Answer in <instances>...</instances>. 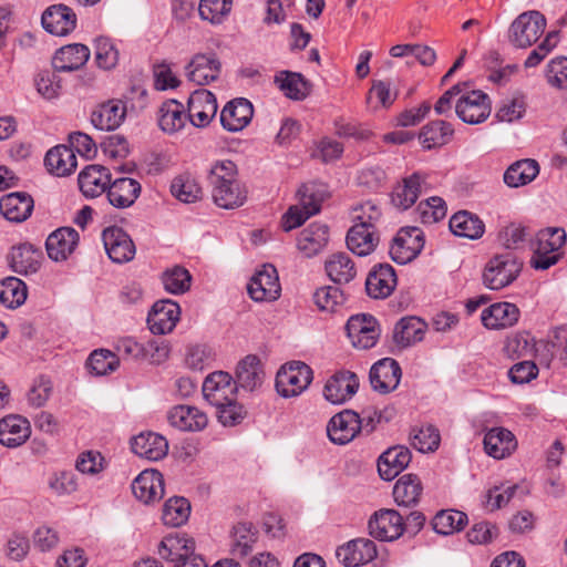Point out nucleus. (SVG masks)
Segmentation results:
<instances>
[{
    "label": "nucleus",
    "mask_w": 567,
    "mask_h": 567,
    "mask_svg": "<svg viewBox=\"0 0 567 567\" xmlns=\"http://www.w3.org/2000/svg\"><path fill=\"white\" fill-rule=\"evenodd\" d=\"M327 194V187L323 184H303L297 192L298 204L290 206L281 218L282 229L290 231L301 226L311 216L318 214Z\"/></svg>",
    "instance_id": "obj_1"
},
{
    "label": "nucleus",
    "mask_w": 567,
    "mask_h": 567,
    "mask_svg": "<svg viewBox=\"0 0 567 567\" xmlns=\"http://www.w3.org/2000/svg\"><path fill=\"white\" fill-rule=\"evenodd\" d=\"M565 243L566 233L563 228H546L538 231L530 259L532 267L546 270L556 265L561 256L559 250Z\"/></svg>",
    "instance_id": "obj_2"
},
{
    "label": "nucleus",
    "mask_w": 567,
    "mask_h": 567,
    "mask_svg": "<svg viewBox=\"0 0 567 567\" xmlns=\"http://www.w3.org/2000/svg\"><path fill=\"white\" fill-rule=\"evenodd\" d=\"M522 262L512 252L494 256L483 271V284L491 290H499L511 285L519 275Z\"/></svg>",
    "instance_id": "obj_3"
},
{
    "label": "nucleus",
    "mask_w": 567,
    "mask_h": 567,
    "mask_svg": "<svg viewBox=\"0 0 567 567\" xmlns=\"http://www.w3.org/2000/svg\"><path fill=\"white\" fill-rule=\"evenodd\" d=\"M545 28L546 20L539 11L523 12L509 27V42L516 48L526 49L540 38Z\"/></svg>",
    "instance_id": "obj_4"
},
{
    "label": "nucleus",
    "mask_w": 567,
    "mask_h": 567,
    "mask_svg": "<svg viewBox=\"0 0 567 567\" xmlns=\"http://www.w3.org/2000/svg\"><path fill=\"white\" fill-rule=\"evenodd\" d=\"M467 87L468 85L463 86V92L455 102V113L464 123H483L491 115V99L481 90L467 91Z\"/></svg>",
    "instance_id": "obj_5"
},
{
    "label": "nucleus",
    "mask_w": 567,
    "mask_h": 567,
    "mask_svg": "<svg viewBox=\"0 0 567 567\" xmlns=\"http://www.w3.org/2000/svg\"><path fill=\"white\" fill-rule=\"evenodd\" d=\"M312 381V370L303 362L295 361L282 367L277 373L276 389L284 398L302 393Z\"/></svg>",
    "instance_id": "obj_6"
},
{
    "label": "nucleus",
    "mask_w": 567,
    "mask_h": 567,
    "mask_svg": "<svg viewBox=\"0 0 567 567\" xmlns=\"http://www.w3.org/2000/svg\"><path fill=\"white\" fill-rule=\"evenodd\" d=\"M424 247L423 231L417 227H402L393 238L390 255L393 261L405 265L414 260Z\"/></svg>",
    "instance_id": "obj_7"
},
{
    "label": "nucleus",
    "mask_w": 567,
    "mask_h": 567,
    "mask_svg": "<svg viewBox=\"0 0 567 567\" xmlns=\"http://www.w3.org/2000/svg\"><path fill=\"white\" fill-rule=\"evenodd\" d=\"M237 384L231 375L224 371H216L206 377L203 383V395L213 406H221L237 396Z\"/></svg>",
    "instance_id": "obj_8"
},
{
    "label": "nucleus",
    "mask_w": 567,
    "mask_h": 567,
    "mask_svg": "<svg viewBox=\"0 0 567 567\" xmlns=\"http://www.w3.org/2000/svg\"><path fill=\"white\" fill-rule=\"evenodd\" d=\"M346 330L352 346L361 350L372 348L380 336L374 317L364 313L350 317Z\"/></svg>",
    "instance_id": "obj_9"
},
{
    "label": "nucleus",
    "mask_w": 567,
    "mask_h": 567,
    "mask_svg": "<svg viewBox=\"0 0 567 567\" xmlns=\"http://www.w3.org/2000/svg\"><path fill=\"white\" fill-rule=\"evenodd\" d=\"M370 535L381 542H393L404 530L402 515L394 509H381L377 512L368 524Z\"/></svg>",
    "instance_id": "obj_10"
},
{
    "label": "nucleus",
    "mask_w": 567,
    "mask_h": 567,
    "mask_svg": "<svg viewBox=\"0 0 567 567\" xmlns=\"http://www.w3.org/2000/svg\"><path fill=\"white\" fill-rule=\"evenodd\" d=\"M248 293L255 301H274L279 298L281 287L277 269L272 265H264L248 284Z\"/></svg>",
    "instance_id": "obj_11"
},
{
    "label": "nucleus",
    "mask_w": 567,
    "mask_h": 567,
    "mask_svg": "<svg viewBox=\"0 0 567 567\" xmlns=\"http://www.w3.org/2000/svg\"><path fill=\"white\" fill-rule=\"evenodd\" d=\"M102 239L110 259L116 264H124L135 256V245L127 233L117 226L103 230Z\"/></svg>",
    "instance_id": "obj_12"
},
{
    "label": "nucleus",
    "mask_w": 567,
    "mask_h": 567,
    "mask_svg": "<svg viewBox=\"0 0 567 567\" xmlns=\"http://www.w3.org/2000/svg\"><path fill=\"white\" fill-rule=\"evenodd\" d=\"M217 113L215 95L205 89L195 90L187 101V114L196 127H206Z\"/></svg>",
    "instance_id": "obj_13"
},
{
    "label": "nucleus",
    "mask_w": 567,
    "mask_h": 567,
    "mask_svg": "<svg viewBox=\"0 0 567 567\" xmlns=\"http://www.w3.org/2000/svg\"><path fill=\"white\" fill-rule=\"evenodd\" d=\"M361 431V417L351 410L333 415L328 425L327 434L334 444L344 445L351 442Z\"/></svg>",
    "instance_id": "obj_14"
},
{
    "label": "nucleus",
    "mask_w": 567,
    "mask_h": 567,
    "mask_svg": "<svg viewBox=\"0 0 567 567\" xmlns=\"http://www.w3.org/2000/svg\"><path fill=\"white\" fill-rule=\"evenodd\" d=\"M378 555L377 546L373 540L368 538H357L339 546L336 550L338 560L346 567H358L364 565Z\"/></svg>",
    "instance_id": "obj_15"
},
{
    "label": "nucleus",
    "mask_w": 567,
    "mask_h": 567,
    "mask_svg": "<svg viewBox=\"0 0 567 567\" xmlns=\"http://www.w3.org/2000/svg\"><path fill=\"white\" fill-rule=\"evenodd\" d=\"M181 309L177 302L166 299L156 301L147 317V324L154 334L173 331L179 320Z\"/></svg>",
    "instance_id": "obj_16"
},
{
    "label": "nucleus",
    "mask_w": 567,
    "mask_h": 567,
    "mask_svg": "<svg viewBox=\"0 0 567 567\" xmlns=\"http://www.w3.org/2000/svg\"><path fill=\"white\" fill-rule=\"evenodd\" d=\"M42 259V250L30 243L13 246L8 255L10 268L23 276L35 274L41 267Z\"/></svg>",
    "instance_id": "obj_17"
},
{
    "label": "nucleus",
    "mask_w": 567,
    "mask_h": 567,
    "mask_svg": "<svg viewBox=\"0 0 567 567\" xmlns=\"http://www.w3.org/2000/svg\"><path fill=\"white\" fill-rule=\"evenodd\" d=\"M401 374L399 363L394 359L384 358L372 365L370 383L373 390L386 394L396 389Z\"/></svg>",
    "instance_id": "obj_18"
},
{
    "label": "nucleus",
    "mask_w": 567,
    "mask_h": 567,
    "mask_svg": "<svg viewBox=\"0 0 567 567\" xmlns=\"http://www.w3.org/2000/svg\"><path fill=\"white\" fill-rule=\"evenodd\" d=\"M252 104L244 97L229 101L220 112V123L228 132H239L251 121Z\"/></svg>",
    "instance_id": "obj_19"
},
{
    "label": "nucleus",
    "mask_w": 567,
    "mask_h": 567,
    "mask_svg": "<svg viewBox=\"0 0 567 567\" xmlns=\"http://www.w3.org/2000/svg\"><path fill=\"white\" fill-rule=\"evenodd\" d=\"M41 22L49 33L66 35L76 27V14L65 4H54L43 12Z\"/></svg>",
    "instance_id": "obj_20"
},
{
    "label": "nucleus",
    "mask_w": 567,
    "mask_h": 567,
    "mask_svg": "<svg viewBox=\"0 0 567 567\" xmlns=\"http://www.w3.org/2000/svg\"><path fill=\"white\" fill-rule=\"evenodd\" d=\"M220 61L215 54L198 53L187 64V78L198 85H207L218 79Z\"/></svg>",
    "instance_id": "obj_21"
},
{
    "label": "nucleus",
    "mask_w": 567,
    "mask_h": 567,
    "mask_svg": "<svg viewBox=\"0 0 567 567\" xmlns=\"http://www.w3.org/2000/svg\"><path fill=\"white\" fill-rule=\"evenodd\" d=\"M359 388L357 375L350 371H343L332 375L326 383L323 395L332 404H341L350 399Z\"/></svg>",
    "instance_id": "obj_22"
},
{
    "label": "nucleus",
    "mask_w": 567,
    "mask_h": 567,
    "mask_svg": "<svg viewBox=\"0 0 567 567\" xmlns=\"http://www.w3.org/2000/svg\"><path fill=\"white\" fill-rule=\"evenodd\" d=\"M169 424L181 431L196 432L204 430L208 424L206 413L192 405H175L167 414Z\"/></svg>",
    "instance_id": "obj_23"
},
{
    "label": "nucleus",
    "mask_w": 567,
    "mask_h": 567,
    "mask_svg": "<svg viewBox=\"0 0 567 567\" xmlns=\"http://www.w3.org/2000/svg\"><path fill=\"white\" fill-rule=\"evenodd\" d=\"M79 244V233L71 227H62L49 235L45 241L48 256L54 261L66 260Z\"/></svg>",
    "instance_id": "obj_24"
},
{
    "label": "nucleus",
    "mask_w": 567,
    "mask_h": 567,
    "mask_svg": "<svg viewBox=\"0 0 567 567\" xmlns=\"http://www.w3.org/2000/svg\"><path fill=\"white\" fill-rule=\"evenodd\" d=\"M396 286V275L389 264H380L370 271L365 289L370 297L384 299L389 297Z\"/></svg>",
    "instance_id": "obj_25"
},
{
    "label": "nucleus",
    "mask_w": 567,
    "mask_h": 567,
    "mask_svg": "<svg viewBox=\"0 0 567 567\" xmlns=\"http://www.w3.org/2000/svg\"><path fill=\"white\" fill-rule=\"evenodd\" d=\"M34 208L32 196L25 192L10 193L0 199V212L6 219L13 223L27 220Z\"/></svg>",
    "instance_id": "obj_26"
},
{
    "label": "nucleus",
    "mask_w": 567,
    "mask_h": 567,
    "mask_svg": "<svg viewBox=\"0 0 567 567\" xmlns=\"http://www.w3.org/2000/svg\"><path fill=\"white\" fill-rule=\"evenodd\" d=\"M79 186L85 197H97L110 186L111 175L106 167L97 164L87 165L78 177Z\"/></svg>",
    "instance_id": "obj_27"
},
{
    "label": "nucleus",
    "mask_w": 567,
    "mask_h": 567,
    "mask_svg": "<svg viewBox=\"0 0 567 567\" xmlns=\"http://www.w3.org/2000/svg\"><path fill=\"white\" fill-rule=\"evenodd\" d=\"M31 435V426L25 417L7 415L0 420V444L10 449L22 445Z\"/></svg>",
    "instance_id": "obj_28"
},
{
    "label": "nucleus",
    "mask_w": 567,
    "mask_h": 567,
    "mask_svg": "<svg viewBox=\"0 0 567 567\" xmlns=\"http://www.w3.org/2000/svg\"><path fill=\"white\" fill-rule=\"evenodd\" d=\"M411 457V452L406 446L389 447L378 460V472L381 478L393 480L410 464Z\"/></svg>",
    "instance_id": "obj_29"
},
{
    "label": "nucleus",
    "mask_w": 567,
    "mask_h": 567,
    "mask_svg": "<svg viewBox=\"0 0 567 567\" xmlns=\"http://www.w3.org/2000/svg\"><path fill=\"white\" fill-rule=\"evenodd\" d=\"M126 116V106L121 100H111L99 105L91 114V123L101 131L117 128Z\"/></svg>",
    "instance_id": "obj_30"
},
{
    "label": "nucleus",
    "mask_w": 567,
    "mask_h": 567,
    "mask_svg": "<svg viewBox=\"0 0 567 567\" xmlns=\"http://www.w3.org/2000/svg\"><path fill=\"white\" fill-rule=\"evenodd\" d=\"M132 451L150 461H158L168 452L167 440L154 432H143L132 440Z\"/></svg>",
    "instance_id": "obj_31"
},
{
    "label": "nucleus",
    "mask_w": 567,
    "mask_h": 567,
    "mask_svg": "<svg viewBox=\"0 0 567 567\" xmlns=\"http://www.w3.org/2000/svg\"><path fill=\"white\" fill-rule=\"evenodd\" d=\"M195 551V540L193 538L183 536L169 535L159 543L158 555L162 559L174 565L185 560Z\"/></svg>",
    "instance_id": "obj_32"
},
{
    "label": "nucleus",
    "mask_w": 567,
    "mask_h": 567,
    "mask_svg": "<svg viewBox=\"0 0 567 567\" xmlns=\"http://www.w3.org/2000/svg\"><path fill=\"white\" fill-rule=\"evenodd\" d=\"M516 447L515 435L505 427L491 429L484 436L485 452L496 460L509 456Z\"/></svg>",
    "instance_id": "obj_33"
},
{
    "label": "nucleus",
    "mask_w": 567,
    "mask_h": 567,
    "mask_svg": "<svg viewBox=\"0 0 567 567\" xmlns=\"http://www.w3.org/2000/svg\"><path fill=\"white\" fill-rule=\"evenodd\" d=\"M90 58L86 45L74 43L59 49L52 60L55 72H72L82 68Z\"/></svg>",
    "instance_id": "obj_34"
},
{
    "label": "nucleus",
    "mask_w": 567,
    "mask_h": 567,
    "mask_svg": "<svg viewBox=\"0 0 567 567\" xmlns=\"http://www.w3.org/2000/svg\"><path fill=\"white\" fill-rule=\"evenodd\" d=\"M48 172L58 177L71 175L76 166L74 150L66 145H58L48 151L44 157Z\"/></svg>",
    "instance_id": "obj_35"
},
{
    "label": "nucleus",
    "mask_w": 567,
    "mask_h": 567,
    "mask_svg": "<svg viewBox=\"0 0 567 567\" xmlns=\"http://www.w3.org/2000/svg\"><path fill=\"white\" fill-rule=\"evenodd\" d=\"M141 190V184L136 179L130 177L116 178L110 183L107 199L116 208H127L135 203Z\"/></svg>",
    "instance_id": "obj_36"
},
{
    "label": "nucleus",
    "mask_w": 567,
    "mask_h": 567,
    "mask_svg": "<svg viewBox=\"0 0 567 567\" xmlns=\"http://www.w3.org/2000/svg\"><path fill=\"white\" fill-rule=\"evenodd\" d=\"M427 324L419 317H404L396 322L393 330V342L404 349L423 340Z\"/></svg>",
    "instance_id": "obj_37"
},
{
    "label": "nucleus",
    "mask_w": 567,
    "mask_h": 567,
    "mask_svg": "<svg viewBox=\"0 0 567 567\" xmlns=\"http://www.w3.org/2000/svg\"><path fill=\"white\" fill-rule=\"evenodd\" d=\"M519 318V309L511 302L492 305L482 312V322L488 329H504L514 326Z\"/></svg>",
    "instance_id": "obj_38"
},
{
    "label": "nucleus",
    "mask_w": 567,
    "mask_h": 567,
    "mask_svg": "<svg viewBox=\"0 0 567 567\" xmlns=\"http://www.w3.org/2000/svg\"><path fill=\"white\" fill-rule=\"evenodd\" d=\"M265 379V372L260 359L249 354L245 357L236 369V384L245 390L254 391L259 388Z\"/></svg>",
    "instance_id": "obj_39"
},
{
    "label": "nucleus",
    "mask_w": 567,
    "mask_h": 567,
    "mask_svg": "<svg viewBox=\"0 0 567 567\" xmlns=\"http://www.w3.org/2000/svg\"><path fill=\"white\" fill-rule=\"evenodd\" d=\"M324 270L334 284L344 285L352 281L357 276V267L350 255L336 252L324 261Z\"/></svg>",
    "instance_id": "obj_40"
},
{
    "label": "nucleus",
    "mask_w": 567,
    "mask_h": 567,
    "mask_svg": "<svg viewBox=\"0 0 567 567\" xmlns=\"http://www.w3.org/2000/svg\"><path fill=\"white\" fill-rule=\"evenodd\" d=\"M157 115L159 128L167 134L181 131L188 120L184 105L176 100L165 101L158 109Z\"/></svg>",
    "instance_id": "obj_41"
},
{
    "label": "nucleus",
    "mask_w": 567,
    "mask_h": 567,
    "mask_svg": "<svg viewBox=\"0 0 567 567\" xmlns=\"http://www.w3.org/2000/svg\"><path fill=\"white\" fill-rule=\"evenodd\" d=\"M329 228L326 224L312 223L303 229L298 238V248L311 257L318 254L328 243Z\"/></svg>",
    "instance_id": "obj_42"
},
{
    "label": "nucleus",
    "mask_w": 567,
    "mask_h": 567,
    "mask_svg": "<svg viewBox=\"0 0 567 567\" xmlns=\"http://www.w3.org/2000/svg\"><path fill=\"white\" fill-rule=\"evenodd\" d=\"M275 83L291 100L301 101L310 93V84L301 73L280 71L275 75Z\"/></svg>",
    "instance_id": "obj_43"
},
{
    "label": "nucleus",
    "mask_w": 567,
    "mask_h": 567,
    "mask_svg": "<svg viewBox=\"0 0 567 567\" xmlns=\"http://www.w3.org/2000/svg\"><path fill=\"white\" fill-rule=\"evenodd\" d=\"M379 243V234L375 228L352 226L347 235L348 248L358 256L371 254Z\"/></svg>",
    "instance_id": "obj_44"
},
{
    "label": "nucleus",
    "mask_w": 567,
    "mask_h": 567,
    "mask_svg": "<svg viewBox=\"0 0 567 567\" xmlns=\"http://www.w3.org/2000/svg\"><path fill=\"white\" fill-rule=\"evenodd\" d=\"M450 229L458 237L477 239L483 236L485 226L478 216L466 210H461L451 217Z\"/></svg>",
    "instance_id": "obj_45"
},
{
    "label": "nucleus",
    "mask_w": 567,
    "mask_h": 567,
    "mask_svg": "<svg viewBox=\"0 0 567 567\" xmlns=\"http://www.w3.org/2000/svg\"><path fill=\"white\" fill-rule=\"evenodd\" d=\"M454 130L452 125L445 121H432L424 125L419 133V140L424 148L431 150L447 144Z\"/></svg>",
    "instance_id": "obj_46"
},
{
    "label": "nucleus",
    "mask_w": 567,
    "mask_h": 567,
    "mask_svg": "<svg viewBox=\"0 0 567 567\" xmlns=\"http://www.w3.org/2000/svg\"><path fill=\"white\" fill-rule=\"evenodd\" d=\"M422 177L419 173L403 179L392 193V204L402 210L410 208L419 198L421 192Z\"/></svg>",
    "instance_id": "obj_47"
},
{
    "label": "nucleus",
    "mask_w": 567,
    "mask_h": 567,
    "mask_svg": "<svg viewBox=\"0 0 567 567\" xmlns=\"http://www.w3.org/2000/svg\"><path fill=\"white\" fill-rule=\"evenodd\" d=\"M538 173L539 166L535 159L517 161L506 169L504 182L509 187H519L534 181Z\"/></svg>",
    "instance_id": "obj_48"
},
{
    "label": "nucleus",
    "mask_w": 567,
    "mask_h": 567,
    "mask_svg": "<svg viewBox=\"0 0 567 567\" xmlns=\"http://www.w3.org/2000/svg\"><path fill=\"white\" fill-rule=\"evenodd\" d=\"M164 487V477L156 470L143 471L132 483L134 496H163Z\"/></svg>",
    "instance_id": "obj_49"
},
{
    "label": "nucleus",
    "mask_w": 567,
    "mask_h": 567,
    "mask_svg": "<svg viewBox=\"0 0 567 567\" xmlns=\"http://www.w3.org/2000/svg\"><path fill=\"white\" fill-rule=\"evenodd\" d=\"M214 203L225 209H234L245 204L247 199V189L236 179L225 187L215 190L213 194Z\"/></svg>",
    "instance_id": "obj_50"
},
{
    "label": "nucleus",
    "mask_w": 567,
    "mask_h": 567,
    "mask_svg": "<svg viewBox=\"0 0 567 567\" xmlns=\"http://www.w3.org/2000/svg\"><path fill=\"white\" fill-rule=\"evenodd\" d=\"M233 9V0H199L198 14L213 25L223 24Z\"/></svg>",
    "instance_id": "obj_51"
},
{
    "label": "nucleus",
    "mask_w": 567,
    "mask_h": 567,
    "mask_svg": "<svg viewBox=\"0 0 567 567\" xmlns=\"http://www.w3.org/2000/svg\"><path fill=\"white\" fill-rule=\"evenodd\" d=\"M503 351L511 359L532 358L536 353V340L529 332H518L506 339Z\"/></svg>",
    "instance_id": "obj_52"
},
{
    "label": "nucleus",
    "mask_w": 567,
    "mask_h": 567,
    "mask_svg": "<svg viewBox=\"0 0 567 567\" xmlns=\"http://www.w3.org/2000/svg\"><path fill=\"white\" fill-rule=\"evenodd\" d=\"M467 523V515L456 509H442L432 519V527L435 533L451 535L464 528Z\"/></svg>",
    "instance_id": "obj_53"
},
{
    "label": "nucleus",
    "mask_w": 567,
    "mask_h": 567,
    "mask_svg": "<svg viewBox=\"0 0 567 567\" xmlns=\"http://www.w3.org/2000/svg\"><path fill=\"white\" fill-rule=\"evenodd\" d=\"M189 515L188 498H167L163 506L162 519L166 526L179 527L188 520Z\"/></svg>",
    "instance_id": "obj_54"
},
{
    "label": "nucleus",
    "mask_w": 567,
    "mask_h": 567,
    "mask_svg": "<svg viewBox=\"0 0 567 567\" xmlns=\"http://www.w3.org/2000/svg\"><path fill=\"white\" fill-rule=\"evenodd\" d=\"M257 542V532L248 524L240 523L234 527L231 554L236 558H245L252 551Z\"/></svg>",
    "instance_id": "obj_55"
},
{
    "label": "nucleus",
    "mask_w": 567,
    "mask_h": 567,
    "mask_svg": "<svg viewBox=\"0 0 567 567\" xmlns=\"http://www.w3.org/2000/svg\"><path fill=\"white\" fill-rule=\"evenodd\" d=\"M207 178L213 194L215 190L238 179L237 166L229 159L217 161L212 165Z\"/></svg>",
    "instance_id": "obj_56"
},
{
    "label": "nucleus",
    "mask_w": 567,
    "mask_h": 567,
    "mask_svg": "<svg viewBox=\"0 0 567 567\" xmlns=\"http://www.w3.org/2000/svg\"><path fill=\"white\" fill-rule=\"evenodd\" d=\"M27 299V286L17 277H7L0 282V301L14 308L22 305Z\"/></svg>",
    "instance_id": "obj_57"
},
{
    "label": "nucleus",
    "mask_w": 567,
    "mask_h": 567,
    "mask_svg": "<svg viewBox=\"0 0 567 567\" xmlns=\"http://www.w3.org/2000/svg\"><path fill=\"white\" fill-rule=\"evenodd\" d=\"M396 99V92L391 90V85L385 81H373L371 89L368 92L367 104L373 110L378 111L380 107L388 109Z\"/></svg>",
    "instance_id": "obj_58"
},
{
    "label": "nucleus",
    "mask_w": 567,
    "mask_h": 567,
    "mask_svg": "<svg viewBox=\"0 0 567 567\" xmlns=\"http://www.w3.org/2000/svg\"><path fill=\"white\" fill-rule=\"evenodd\" d=\"M346 301L343 291L336 286H323L313 293V302L321 311L334 312Z\"/></svg>",
    "instance_id": "obj_59"
},
{
    "label": "nucleus",
    "mask_w": 567,
    "mask_h": 567,
    "mask_svg": "<svg viewBox=\"0 0 567 567\" xmlns=\"http://www.w3.org/2000/svg\"><path fill=\"white\" fill-rule=\"evenodd\" d=\"M192 277L183 267L176 266L166 270L162 276V281L166 291L177 295L184 293L190 287Z\"/></svg>",
    "instance_id": "obj_60"
},
{
    "label": "nucleus",
    "mask_w": 567,
    "mask_h": 567,
    "mask_svg": "<svg viewBox=\"0 0 567 567\" xmlns=\"http://www.w3.org/2000/svg\"><path fill=\"white\" fill-rule=\"evenodd\" d=\"M410 440L411 445L415 450L422 453L433 452L439 447L440 433L434 426L427 425L425 427L413 429Z\"/></svg>",
    "instance_id": "obj_61"
},
{
    "label": "nucleus",
    "mask_w": 567,
    "mask_h": 567,
    "mask_svg": "<svg viewBox=\"0 0 567 567\" xmlns=\"http://www.w3.org/2000/svg\"><path fill=\"white\" fill-rule=\"evenodd\" d=\"M87 367L96 375H104L117 369L118 358L109 350H94L89 357Z\"/></svg>",
    "instance_id": "obj_62"
},
{
    "label": "nucleus",
    "mask_w": 567,
    "mask_h": 567,
    "mask_svg": "<svg viewBox=\"0 0 567 567\" xmlns=\"http://www.w3.org/2000/svg\"><path fill=\"white\" fill-rule=\"evenodd\" d=\"M171 192L173 196L183 203H194L202 195V189L197 183L185 176H178L173 179Z\"/></svg>",
    "instance_id": "obj_63"
},
{
    "label": "nucleus",
    "mask_w": 567,
    "mask_h": 567,
    "mask_svg": "<svg viewBox=\"0 0 567 567\" xmlns=\"http://www.w3.org/2000/svg\"><path fill=\"white\" fill-rule=\"evenodd\" d=\"M380 207L371 202L367 200L353 208L352 219L353 226H363V228H375L377 223L381 219Z\"/></svg>",
    "instance_id": "obj_64"
}]
</instances>
